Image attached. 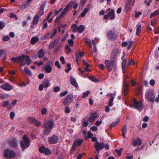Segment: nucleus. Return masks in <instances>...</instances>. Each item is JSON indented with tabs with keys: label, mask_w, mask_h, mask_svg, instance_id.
I'll return each mask as SVG.
<instances>
[{
	"label": "nucleus",
	"mask_w": 159,
	"mask_h": 159,
	"mask_svg": "<svg viewBox=\"0 0 159 159\" xmlns=\"http://www.w3.org/2000/svg\"><path fill=\"white\" fill-rule=\"evenodd\" d=\"M11 60L14 62L18 61L21 66H24L26 63L29 65L31 62L29 56L24 55L18 57H12L11 58Z\"/></svg>",
	"instance_id": "nucleus-1"
},
{
	"label": "nucleus",
	"mask_w": 159,
	"mask_h": 159,
	"mask_svg": "<svg viewBox=\"0 0 159 159\" xmlns=\"http://www.w3.org/2000/svg\"><path fill=\"white\" fill-rule=\"evenodd\" d=\"M54 125V122L51 120H45L43 123L44 134L48 135L51 132Z\"/></svg>",
	"instance_id": "nucleus-2"
},
{
	"label": "nucleus",
	"mask_w": 159,
	"mask_h": 159,
	"mask_svg": "<svg viewBox=\"0 0 159 159\" xmlns=\"http://www.w3.org/2000/svg\"><path fill=\"white\" fill-rule=\"evenodd\" d=\"M155 95L153 89L148 90L145 93V98L148 102L153 103L154 101L159 102V99L157 98H155Z\"/></svg>",
	"instance_id": "nucleus-3"
},
{
	"label": "nucleus",
	"mask_w": 159,
	"mask_h": 159,
	"mask_svg": "<svg viewBox=\"0 0 159 159\" xmlns=\"http://www.w3.org/2000/svg\"><path fill=\"white\" fill-rule=\"evenodd\" d=\"M129 107H130L139 110L143 109V104L136 100L135 98H133L131 102V104L130 105Z\"/></svg>",
	"instance_id": "nucleus-4"
},
{
	"label": "nucleus",
	"mask_w": 159,
	"mask_h": 159,
	"mask_svg": "<svg viewBox=\"0 0 159 159\" xmlns=\"http://www.w3.org/2000/svg\"><path fill=\"white\" fill-rule=\"evenodd\" d=\"M105 64L109 71L115 70L116 69V64L113 61H110L108 60H106L105 61Z\"/></svg>",
	"instance_id": "nucleus-5"
},
{
	"label": "nucleus",
	"mask_w": 159,
	"mask_h": 159,
	"mask_svg": "<svg viewBox=\"0 0 159 159\" xmlns=\"http://www.w3.org/2000/svg\"><path fill=\"white\" fill-rule=\"evenodd\" d=\"M30 140L26 135H25L20 142V145L23 150L27 148L30 145Z\"/></svg>",
	"instance_id": "nucleus-6"
},
{
	"label": "nucleus",
	"mask_w": 159,
	"mask_h": 159,
	"mask_svg": "<svg viewBox=\"0 0 159 159\" xmlns=\"http://www.w3.org/2000/svg\"><path fill=\"white\" fill-rule=\"evenodd\" d=\"M53 62L52 61H49L48 63L44 65L43 66V69L44 71L47 73H49L52 70V66Z\"/></svg>",
	"instance_id": "nucleus-7"
},
{
	"label": "nucleus",
	"mask_w": 159,
	"mask_h": 159,
	"mask_svg": "<svg viewBox=\"0 0 159 159\" xmlns=\"http://www.w3.org/2000/svg\"><path fill=\"white\" fill-rule=\"evenodd\" d=\"M111 20H113L115 18V11L113 9H109L108 11L107 15H105L104 18L105 19H109Z\"/></svg>",
	"instance_id": "nucleus-8"
},
{
	"label": "nucleus",
	"mask_w": 159,
	"mask_h": 159,
	"mask_svg": "<svg viewBox=\"0 0 159 159\" xmlns=\"http://www.w3.org/2000/svg\"><path fill=\"white\" fill-rule=\"evenodd\" d=\"M51 85V84L48 79H45L43 81V83L39 85V89L42 91L43 89V88H47Z\"/></svg>",
	"instance_id": "nucleus-9"
},
{
	"label": "nucleus",
	"mask_w": 159,
	"mask_h": 159,
	"mask_svg": "<svg viewBox=\"0 0 159 159\" xmlns=\"http://www.w3.org/2000/svg\"><path fill=\"white\" fill-rule=\"evenodd\" d=\"M4 157L7 158H10L15 156V153L12 151L8 149H6L4 152Z\"/></svg>",
	"instance_id": "nucleus-10"
},
{
	"label": "nucleus",
	"mask_w": 159,
	"mask_h": 159,
	"mask_svg": "<svg viewBox=\"0 0 159 159\" xmlns=\"http://www.w3.org/2000/svg\"><path fill=\"white\" fill-rule=\"evenodd\" d=\"M73 3V2H71L64 9L63 11L62 12V14L60 15L57 18L56 20L61 18L64 14L70 10L72 7Z\"/></svg>",
	"instance_id": "nucleus-11"
},
{
	"label": "nucleus",
	"mask_w": 159,
	"mask_h": 159,
	"mask_svg": "<svg viewBox=\"0 0 159 159\" xmlns=\"http://www.w3.org/2000/svg\"><path fill=\"white\" fill-rule=\"evenodd\" d=\"M129 77L127 75H125V80H124V84L123 86V92L125 95H127V92L129 90L128 88V83L126 82V79L128 78Z\"/></svg>",
	"instance_id": "nucleus-12"
},
{
	"label": "nucleus",
	"mask_w": 159,
	"mask_h": 159,
	"mask_svg": "<svg viewBox=\"0 0 159 159\" xmlns=\"http://www.w3.org/2000/svg\"><path fill=\"white\" fill-rule=\"evenodd\" d=\"M73 98V95L69 94H68L65 98L64 101V104L65 105H67L70 104L72 102Z\"/></svg>",
	"instance_id": "nucleus-13"
},
{
	"label": "nucleus",
	"mask_w": 159,
	"mask_h": 159,
	"mask_svg": "<svg viewBox=\"0 0 159 159\" xmlns=\"http://www.w3.org/2000/svg\"><path fill=\"white\" fill-rule=\"evenodd\" d=\"M59 139V137L55 135L52 136L48 138V140L50 143L54 144L57 143Z\"/></svg>",
	"instance_id": "nucleus-14"
},
{
	"label": "nucleus",
	"mask_w": 159,
	"mask_h": 159,
	"mask_svg": "<svg viewBox=\"0 0 159 159\" xmlns=\"http://www.w3.org/2000/svg\"><path fill=\"white\" fill-rule=\"evenodd\" d=\"M120 53V50L117 48H115L111 52V57L112 59H115L117 58Z\"/></svg>",
	"instance_id": "nucleus-15"
},
{
	"label": "nucleus",
	"mask_w": 159,
	"mask_h": 159,
	"mask_svg": "<svg viewBox=\"0 0 159 159\" xmlns=\"http://www.w3.org/2000/svg\"><path fill=\"white\" fill-rule=\"evenodd\" d=\"M94 147L96 150L99 152L102 150L104 147V144L103 143H100L97 141L94 144Z\"/></svg>",
	"instance_id": "nucleus-16"
},
{
	"label": "nucleus",
	"mask_w": 159,
	"mask_h": 159,
	"mask_svg": "<svg viewBox=\"0 0 159 159\" xmlns=\"http://www.w3.org/2000/svg\"><path fill=\"white\" fill-rule=\"evenodd\" d=\"M98 115L95 114H92L91 116L87 120L89 124L90 125H92L94 120L98 118Z\"/></svg>",
	"instance_id": "nucleus-17"
},
{
	"label": "nucleus",
	"mask_w": 159,
	"mask_h": 159,
	"mask_svg": "<svg viewBox=\"0 0 159 159\" xmlns=\"http://www.w3.org/2000/svg\"><path fill=\"white\" fill-rule=\"evenodd\" d=\"M107 95L108 96L109 99L108 105L110 107H111L113 104V101L115 96V94L114 93L108 94Z\"/></svg>",
	"instance_id": "nucleus-18"
},
{
	"label": "nucleus",
	"mask_w": 159,
	"mask_h": 159,
	"mask_svg": "<svg viewBox=\"0 0 159 159\" xmlns=\"http://www.w3.org/2000/svg\"><path fill=\"white\" fill-rule=\"evenodd\" d=\"M83 142V140L82 139H77L75 140L73 143L72 149L74 150L75 149L76 147L80 145Z\"/></svg>",
	"instance_id": "nucleus-19"
},
{
	"label": "nucleus",
	"mask_w": 159,
	"mask_h": 159,
	"mask_svg": "<svg viewBox=\"0 0 159 159\" xmlns=\"http://www.w3.org/2000/svg\"><path fill=\"white\" fill-rule=\"evenodd\" d=\"M0 87L3 89L7 91L11 90L13 88L12 87L11 85L7 83H6L1 85Z\"/></svg>",
	"instance_id": "nucleus-20"
},
{
	"label": "nucleus",
	"mask_w": 159,
	"mask_h": 159,
	"mask_svg": "<svg viewBox=\"0 0 159 159\" xmlns=\"http://www.w3.org/2000/svg\"><path fill=\"white\" fill-rule=\"evenodd\" d=\"M116 36L114 33L112 31H109L107 34V38L108 39L113 40L115 38Z\"/></svg>",
	"instance_id": "nucleus-21"
},
{
	"label": "nucleus",
	"mask_w": 159,
	"mask_h": 159,
	"mask_svg": "<svg viewBox=\"0 0 159 159\" xmlns=\"http://www.w3.org/2000/svg\"><path fill=\"white\" fill-rule=\"evenodd\" d=\"M84 55V53L82 52H80L78 54V53H76L75 54V58L77 64H79L78 62L80 61V57H82Z\"/></svg>",
	"instance_id": "nucleus-22"
},
{
	"label": "nucleus",
	"mask_w": 159,
	"mask_h": 159,
	"mask_svg": "<svg viewBox=\"0 0 159 159\" xmlns=\"http://www.w3.org/2000/svg\"><path fill=\"white\" fill-rule=\"evenodd\" d=\"M133 42L132 41H129L128 42H124L122 43V45L124 47H126L128 45L127 48L128 49H129L132 46Z\"/></svg>",
	"instance_id": "nucleus-23"
},
{
	"label": "nucleus",
	"mask_w": 159,
	"mask_h": 159,
	"mask_svg": "<svg viewBox=\"0 0 159 159\" xmlns=\"http://www.w3.org/2000/svg\"><path fill=\"white\" fill-rule=\"evenodd\" d=\"M142 144V141L139 139H137L135 140L133 142V145L134 147L136 146H139Z\"/></svg>",
	"instance_id": "nucleus-24"
},
{
	"label": "nucleus",
	"mask_w": 159,
	"mask_h": 159,
	"mask_svg": "<svg viewBox=\"0 0 159 159\" xmlns=\"http://www.w3.org/2000/svg\"><path fill=\"white\" fill-rule=\"evenodd\" d=\"M131 4V1L129 0H128L125 4V12H128L130 8Z\"/></svg>",
	"instance_id": "nucleus-25"
},
{
	"label": "nucleus",
	"mask_w": 159,
	"mask_h": 159,
	"mask_svg": "<svg viewBox=\"0 0 159 159\" xmlns=\"http://www.w3.org/2000/svg\"><path fill=\"white\" fill-rule=\"evenodd\" d=\"M90 9V6L88 5L85 7L82 12L80 14V16L82 17H84Z\"/></svg>",
	"instance_id": "nucleus-26"
},
{
	"label": "nucleus",
	"mask_w": 159,
	"mask_h": 159,
	"mask_svg": "<svg viewBox=\"0 0 159 159\" xmlns=\"http://www.w3.org/2000/svg\"><path fill=\"white\" fill-rule=\"evenodd\" d=\"M39 19V17L38 15H35L33 19V23L34 25H36L38 23Z\"/></svg>",
	"instance_id": "nucleus-27"
},
{
	"label": "nucleus",
	"mask_w": 159,
	"mask_h": 159,
	"mask_svg": "<svg viewBox=\"0 0 159 159\" xmlns=\"http://www.w3.org/2000/svg\"><path fill=\"white\" fill-rule=\"evenodd\" d=\"M39 38L38 36L33 37L30 40V43L32 45L35 44L39 40Z\"/></svg>",
	"instance_id": "nucleus-28"
},
{
	"label": "nucleus",
	"mask_w": 159,
	"mask_h": 159,
	"mask_svg": "<svg viewBox=\"0 0 159 159\" xmlns=\"http://www.w3.org/2000/svg\"><path fill=\"white\" fill-rule=\"evenodd\" d=\"M127 60L126 59H125L122 62V70L123 73L124 74L125 72L126 67L125 65L126 64Z\"/></svg>",
	"instance_id": "nucleus-29"
},
{
	"label": "nucleus",
	"mask_w": 159,
	"mask_h": 159,
	"mask_svg": "<svg viewBox=\"0 0 159 159\" xmlns=\"http://www.w3.org/2000/svg\"><path fill=\"white\" fill-rule=\"evenodd\" d=\"M70 80L71 84L74 85L75 87H77L78 86V84L75 79L73 77H71L70 78Z\"/></svg>",
	"instance_id": "nucleus-30"
},
{
	"label": "nucleus",
	"mask_w": 159,
	"mask_h": 159,
	"mask_svg": "<svg viewBox=\"0 0 159 159\" xmlns=\"http://www.w3.org/2000/svg\"><path fill=\"white\" fill-rule=\"evenodd\" d=\"M45 52L43 49H40L39 52L38 57L39 58H42L44 56Z\"/></svg>",
	"instance_id": "nucleus-31"
},
{
	"label": "nucleus",
	"mask_w": 159,
	"mask_h": 159,
	"mask_svg": "<svg viewBox=\"0 0 159 159\" xmlns=\"http://www.w3.org/2000/svg\"><path fill=\"white\" fill-rule=\"evenodd\" d=\"M122 134L123 137L124 138L125 137L127 131V128L126 125H124L122 127Z\"/></svg>",
	"instance_id": "nucleus-32"
},
{
	"label": "nucleus",
	"mask_w": 159,
	"mask_h": 159,
	"mask_svg": "<svg viewBox=\"0 0 159 159\" xmlns=\"http://www.w3.org/2000/svg\"><path fill=\"white\" fill-rule=\"evenodd\" d=\"M137 32L136 34L137 35H139L141 30V25L139 23L137 25Z\"/></svg>",
	"instance_id": "nucleus-33"
},
{
	"label": "nucleus",
	"mask_w": 159,
	"mask_h": 159,
	"mask_svg": "<svg viewBox=\"0 0 159 159\" xmlns=\"http://www.w3.org/2000/svg\"><path fill=\"white\" fill-rule=\"evenodd\" d=\"M59 43V40L57 39L54 41L51 44L49 45V48L50 49L53 48L55 45Z\"/></svg>",
	"instance_id": "nucleus-34"
},
{
	"label": "nucleus",
	"mask_w": 159,
	"mask_h": 159,
	"mask_svg": "<svg viewBox=\"0 0 159 159\" xmlns=\"http://www.w3.org/2000/svg\"><path fill=\"white\" fill-rule=\"evenodd\" d=\"M9 143L11 145L14 147H16L17 145V142L15 139H13L11 141H10Z\"/></svg>",
	"instance_id": "nucleus-35"
},
{
	"label": "nucleus",
	"mask_w": 159,
	"mask_h": 159,
	"mask_svg": "<svg viewBox=\"0 0 159 159\" xmlns=\"http://www.w3.org/2000/svg\"><path fill=\"white\" fill-rule=\"evenodd\" d=\"M84 27L83 25H80L78 27L77 31L80 33H82L84 30Z\"/></svg>",
	"instance_id": "nucleus-36"
},
{
	"label": "nucleus",
	"mask_w": 159,
	"mask_h": 159,
	"mask_svg": "<svg viewBox=\"0 0 159 159\" xmlns=\"http://www.w3.org/2000/svg\"><path fill=\"white\" fill-rule=\"evenodd\" d=\"M85 43H86L88 44V45L89 46V47L90 48H92L91 43L89 39H85Z\"/></svg>",
	"instance_id": "nucleus-37"
},
{
	"label": "nucleus",
	"mask_w": 159,
	"mask_h": 159,
	"mask_svg": "<svg viewBox=\"0 0 159 159\" xmlns=\"http://www.w3.org/2000/svg\"><path fill=\"white\" fill-rule=\"evenodd\" d=\"M159 13V10L156 11L154 12H153V13H152L151 14L150 17V18H152L154 16H156L157 15H158Z\"/></svg>",
	"instance_id": "nucleus-38"
},
{
	"label": "nucleus",
	"mask_w": 159,
	"mask_h": 159,
	"mask_svg": "<svg viewBox=\"0 0 159 159\" xmlns=\"http://www.w3.org/2000/svg\"><path fill=\"white\" fill-rule=\"evenodd\" d=\"M88 78L91 81H92L93 82H98V80L94 77L89 76Z\"/></svg>",
	"instance_id": "nucleus-39"
},
{
	"label": "nucleus",
	"mask_w": 159,
	"mask_h": 159,
	"mask_svg": "<svg viewBox=\"0 0 159 159\" xmlns=\"http://www.w3.org/2000/svg\"><path fill=\"white\" fill-rule=\"evenodd\" d=\"M102 118L99 119L96 122L95 125L97 126H98L101 125L102 123Z\"/></svg>",
	"instance_id": "nucleus-40"
},
{
	"label": "nucleus",
	"mask_w": 159,
	"mask_h": 159,
	"mask_svg": "<svg viewBox=\"0 0 159 159\" xmlns=\"http://www.w3.org/2000/svg\"><path fill=\"white\" fill-rule=\"evenodd\" d=\"M24 71L26 73L29 75H31L32 73L31 71L28 69L27 67H25L24 69Z\"/></svg>",
	"instance_id": "nucleus-41"
},
{
	"label": "nucleus",
	"mask_w": 159,
	"mask_h": 159,
	"mask_svg": "<svg viewBox=\"0 0 159 159\" xmlns=\"http://www.w3.org/2000/svg\"><path fill=\"white\" fill-rule=\"evenodd\" d=\"M71 28L74 32H76L77 31L78 27L75 24H73L71 26Z\"/></svg>",
	"instance_id": "nucleus-42"
},
{
	"label": "nucleus",
	"mask_w": 159,
	"mask_h": 159,
	"mask_svg": "<svg viewBox=\"0 0 159 159\" xmlns=\"http://www.w3.org/2000/svg\"><path fill=\"white\" fill-rule=\"evenodd\" d=\"M50 34V33H48L42 36L41 38V39L43 40L46 39L49 36Z\"/></svg>",
	"instance_id": "nucleus-43"
},
{
	"label": "nucleus",
	"mask_w": 159,
	"mask_h": 159,
	"mask_svg": "<svg viewBox=\"0 0 159 159\" xmlns=\"http://www.w3.org/2000/svg\"><path fill=\"white\" fill-rule=\"evenodd\" d=\"M119 122V120L118 119L114 121L110 125V126L111 127H115L116 125Z\"/></svg>",
	"instance_id": "nucleus-44"
},
{
	"label": "nucleus",
	"mask_w": 159,
	"mask_h": 159,
	"mask_svg": "<svg viewBox=\"0 0 159 159\" xmlns=\"http://www.w3.org/2000/svg\"><path fill=\"white\" fill-rule=\"evenodd\" d=\"M89 91H87L85 92H84L83 93V95L82 96V98H84L86 97H87L89 94Z\"/></svg>",
	"instance_id": "nucleus-45"
},
{
	"label": "nucleus",
	"mask_w": 159,
	"mask_h": 159,
	"mask_svg": "<svg viewBox=\"0 0 159 159\" xmlns=\"http://www.w3.org/2000/svg\"><path fill=\"white\" fill-rule=\"evenodd\" d=\"M29 4H23L22 5L20 6V8L21 9H24L25 8H27L29 7Z\"/></svg>",
	"instance_id": "nucleus-46"
},
{
	"label": "nucleus",
	"mask_w": 159,
	"mask_h": 159,
	"mask_svg": "<svg viewBox=\"0 0 159 159\" xmlns=\"http://www.w3.org/2000/svg\"><path fill=\"white\" fill-rule=\"evenodd\" d=\"M69 45L71 47H73L74 44V41L72 39H69L68 41Z\"/></svg>",
	"instance_id": "nucleus-47"
},
{
	"label": "nucleus",
	"mask_w": 159,
	"mask_h": 159,
	"mask_svg": "<svg viewBox=\"0 0 159 159\" xmlns=\"http://www.w3.org/2000/svg\"><path fill=\"white\" fill-rule=\"evenodd\" d=\"M57 29H55L54 30V31L53 32L52 35L50 36V38L51 39H52L53 38V37L55 35L56 33H57Z\"/></svg>",
	"instance_id": "nucleus-48"
},
{
	"label": "nucleus",
	"mask_w": 159,
	"mask_h": 159,
	"mask_svg": "<svg viewBox=\"0 0 159 159\" xmlns=\"http://www.w3.org/2000/svg\"><path fill=\"white\" fill-rule=\"evenodd\" d=\"M98 39L97 38H95L94 40H92V43L93 45V46L95 45H96V43L98 42Z\"/></svg>",
	"instance_id": "nucleus-49"
},
{
	"label": "nucleus",
	"mask_w": 159,
	"mask_h": 159,
	"mask_svg": "<svg viewBox=\"0 0 159 159\" xmlns=\"http://www.w3.org/2000/svg\"><path fill=\"white\" fill-rule=\"evenodd\" d=\"M151 2V0H145L144 1V3L146 4L148 6H149Z\"/></svg>",
	"instance_id": "nucleus-50"
},
{
	"label": "nucleus",
	"mask_w": 159,
	"mask_h": 159,
	"mask_svg": "<svg viewBox=\"0 0 159 159\" xmlns=\"http://www.w3.org/2000/svg\"><path fill=\"white\" fill-rule=\"evenodd\" d=\"M68 93V92L67 91H64L63 92H61L60 93V96L61 97L64 96H65V95H66V94H67Z\"/></svg>",
	"instance_id": "nucleus-51"
},
{
	"label": "nucleus",
	"mask_w": 159,
	"mask_h": 159,
	"mask_svg": "<svg viewBox=\"0 0 159 159\" xmlns=\"http://www.w3.org/2000/svg\"><path fill=\"white\" fill-rule=\"evenodd\" d=\"M5 25L4 23L0 21V30H2L4 27Z\"/></svg>",
	"instance_id": "nucleus-52"
},
{
	"label": "nucleus",
	"mask_w": 159,
	"mask_h": 159,
	"mask_svg": "<svg viewBox=\"0 0 159 159\" xmlns=\"http://www.w3.org/2000/svg\"><path fill=\"white\" fill-rule=\"evenodd\" d=\"M55 64L58 68H61V66L59 62L58 61H56L55 62Z\"/></svg>",
	"instance_id": "nucleus-53"
},
{
	"label": "nucleus",
	"mask_w": 159,
	"mask_h": 159,
	"mask_svg": "<svg viewBox=\"0 0 159 159\" xmlns=\"http://www.w3.org/2000/svg\"><path fill=\"white\" fill-rule=\"evenodd\" d=\"M50 153V151L49 150L48 148H45V151L44 152V153L45 154L48 155Z\"/></svg>",
	"instance_id": "nucleus-54"
},
{
	"label": "nucleus",
	"mask_w": 159,
	"mask_h": 159,
	"mask_svg": "<svg viewBox=\"0 0 159 159\" xmlns=\"http://www.w3.org/2000/svg\"><path fill=\"white\" fill-rule=\"evenodd\" d=\"M90 129L92 131H96L98 130V128L95 126H93L90 128Z\"/></svg>",
	"instance_id": "nucleus-55"
},
{
	"label": "nucleus",
	"mask_w": 159,
	"mask_h": 159,
	"mask_svg": "<svg viewBox=\"0 0 159 159\" xmlns=\"http://www.w3.org/2000/svg\"><path fill=\"white\" fill-rule=\"evenodd\" d=\"M88 124H89L88 121L84 120L83 122L82 125L85 127H87L88 126Z\"/></svg>",
	"instance_id": "nucleus-56"
},
{
	"label": "nucleus",
	"mask_w": 159,
	"mask_h": 159,
	"mask_svg": "<svg viewBox=\"0 0 159 159\" xmlns=\"http://www.w3.org/2000/svg\"><path fill=\"white\" fill-rule=\"evenodd\" d=\"M60 90V88L58 87V86H56L53 89V90L55 92H58Z\"/></svg>",
	"instance_id": "nucleus-57"
},
{
	"label": "nucleus",
	"mask_w": 159,
	"mask_h": 159,
	"mask_svg": "<svg viewBox=\"0 0 159 159\" xmlns=\"http://www.w3.org/2000/svg\"><path fill=\"white\" fill-rule=\"evenodd\" d=\"M60 60L62 64H64L65 63L64 57L63 56H61L60 57Z\"/></svg>",
	"instance_id": "nucleus-58"
},
{
	"label": "nucleus",
	"mask_w": 159,
	"mask_h": 159,
	"mask_svg": "<svg viewBox=\"0 0 159 159\" xmlns=\"http://www.w3.org/2000/svg\"><path fill=\"white\" fill-rule=\"evenodd\" d=\"M34 123L35 124V125L36 126H39L41 125V123L37 120H36Z\"/></svg>",
	"instance_id": "nucleus-59"
},
{
	"label": "nucleus",
	"mask_w": 159,
	"mask_h": 159,
	"mask_svg": "<svg viewBox=\"0 0 159 159\" xmlns=\"http://www.w3.org/2000/svg\"><path fill=\"white\" fill-rule=\"evenodd\" d=\"M150 84L152 86H153L155 84V81L153 79L151 80L149 82Z\"/></svg>",
	"instance_id": "nucleus-60"
},
{
	"label": "nucleus",
	"mask_w": 159,
	"mask_h": 159,
	"mask_svg": "<svg viewBox=\"0 0 159 159\" xmlns=\"http://www.w3.org/2000/svg\"><path fill=\"white\" fill-rule=\"evenodd\" d=\"M45 151V147H42L39 148V151L41 153H44Z\"/></svg>",
	"instance_id": "nucleus-61"
},
{
	"label": "nucleus",
	"mask_w": 159,
	"mask_h": 159,
	"mask_svg": "<svg viewBox=\"0 0 159 159\" xmlns=\"http://www.w3.org/2000/svg\"><path fill=\"white\" fill-rule=\"evenodd\" d=\"M98 67L102 70H103L104 69V65L102 64H100L98 65Z\"/></svg>",
	"instance_id": "nucleus-62"
},
{
	"label": "nucleus",
	"mask_w": 159,
	"mask_h": 159,
	"mask_svg": "<svg viewBox=\"0 0 159 159\" xmlns=\"http://www.w3.org/2000/svg\"><path fill=\"white\" fill-rule=\"evenodd\" d=\"M142 13L140 12H135V16L136 17H139L140 15H142Z\"/></svg>",
	"instance_id": "nucleus-63"
},
{
	"label": "nucleus",
	"mask_w": 159,
	"mask_h": 159,
	"mask_svg": "<svg viewBox=\"0 0 159 159\" xmlns=\"http://www.w3.org/2000/svg\"><path fill=\"white\" fill-rule=\"evenodd\" d=\"M9 104V102L7 101H5L3 104V106L4 107H6Z\"/></svg>",
	"instance_id": "nucleus-64"
}]
</instances>
